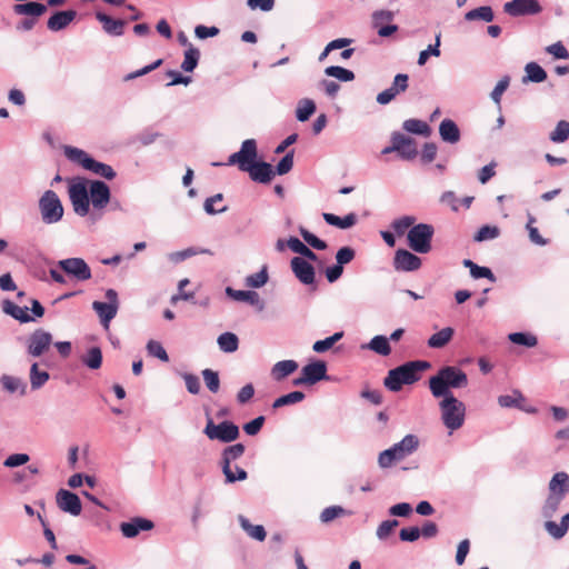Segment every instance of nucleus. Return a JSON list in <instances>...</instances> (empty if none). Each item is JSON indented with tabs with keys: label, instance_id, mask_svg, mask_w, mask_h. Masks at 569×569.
Returning a JSON list of instances; mask_svg holds the SVG:
<instances>
[{
	"label": "nucleus",
	"instance_id": "obj_1",
	"mask_svg": "<svg viewBox=\"0 0 569 569\" xmlns=\"http://www.w3.org/2000/svg\"><path fill=\"white\" fill-rule=\"evenodd\" d=\"M258 150L254 139H247L242 142L238 152L229 156V166L238 164L239 169L248 172L252 181L258 183H270L276 174L273 167L266 161H257Z\"/></svg>",
	"mask_w": 569,
	"mask_h": 569
},
{
	"label": "nucleus",
	"instance_id": "obj_2",
	"mask_svg": "<svg viewBox=\"0 0 569 569\" xmlns=\"http://www.w3.org/2000/svg\"><path fill=\"white\" fill-rule=\"evenodd\" d=\"M468 386L467 373L455 366H445L430 377L429 388L435 398L453 395L450 389H460Z\"/></svg>",
	"mask_w": 569,
	"mask_h": 569
},
{
	"label": "nucleus",
	"instance_id": "obj_3",
	"mask_svg": "<svg viewBox=\"0 0 569 569\" xmlns=\"http://www.w3.org/2000/svg\"><path fill=\"white\" fill-rule=\"evenodd\" d=\"M430 367L428 361L415 360L408 361L389 370L383 380V385L392 392H398L403 385H412L420 379V372Z\"/></svg>",
	"mask_w": 569,
	"mask_h": 569
},
{
	"label": "nucleus",
	"instance_id": "obj_4",
	"mask_svg": "<svg viewBox=\"0 0 569 569\" xmlns=\"http://www.w3.org/2000/svg\"><path fill=\"white\" fill-rule=\"evenodd\" d=\"M63 152L70 161L80 164L83 169L91 171L99 177L108 180H112L116 177V171L111 166L97 161L82 149L66 146L63 148Z\"/></svg>",
	"mask_w": 569,
	"mask_h": 569
},
{
	"label": "nucleus",
	"instance_id": "obj_5",
	"mask_svg": "<svg viewBox=\"0 0 569 569\" xmlns=\"http://www.w3.org/2000/svg\"><path fill=\"white\" fill-rule=\"evenodd\" d=\"M439 402L441 419L443 425L450 430H457L462 427L466 416V406L453 395L441 397Z\"/></svg>",
	"mask_w": 569,
	"mask_h": 569
},
{
	"label": "nucleus",
	"instance_id": "obj_6",
	"mask_svg": "<svg viewBox=\"0 0 569 569\" xmlns=\"http://www.w3.org/2000/svg\"><path fill=\"white\" fill-rule=\"evenodd\" d=\"M435 228L429 223H417L407 232L408 246L417 253H428L431 251Z\"/></svg>",
	"mask_w": 569,
	"mask_h": 569
},
{
	"label": "nucleus",
	"instance_id": "obj_7",
	"mask_svg": "<svg viewBox=\"0 0 569 569\" xmlns=\"http://www.w3.org/2000/svg\"><path fill=\"white\" fill-rule=\"evenodd\" d=\"M207 425L203 429V433L210 440H219L220 442L229 443L239 438V427L229 420H224L219 425L213 422L209 411H206Z\"/></svg>",
	"mask_w": 569,
	"mask_h": 569
},
{
	"label": "nucleus",
	"instance_id": "obj_8",
	"mask_svg": "<svg viewBox=\"0 0 569 569\" xmlns=\"http://www.w3.org/2000/svg\"><path fill=\"white\" fill-rule=\"evenodd\" d=\"M41 219L47 224L59 222L63 217V206L53 190H47L39 199Z\"/></svg>",
	"mask_w": 569,
	"mask_h": 569
},
{
	"label": "nucleus",
	"instance_id": "obj_9",
	"mask_svg": "<svg viewBox=\"0 0 569 569\" xmlns=\"http://www.w3.org/2000/svg\"><path fill=\"white\" fill-rule=\"evenodd\" d=\"M88 182L86 179H78L69 186V198L73 211L80 217H86L90 211Z\"/></svg>",
	"mask_w": 569,
	"mask_h": 569
},
{
	"label": "nucleus",
	"instance_id": "obj_10",
	"mask_svg": "<svg viewBox=\"0 0 569 569\" xmlns=\"http://www.w3.org/2000/svg\"><path fill=\"white\" fill-rule=\"evenodd\" d=\"M104 296L108 302L93 301L92 309L99 316L101 325L108 329L110 321L117 316L119 299L114 289H107Z\"/></svg>",
	"mask_w": 569,
	"mask_h": 569
},
{
	"label": "nucleus",
	"instance_id": "obj_11",
	"mask_svg": "<svg viewBox=\"0 0 569 569\" xmlns=\"http://www.w3.org/2000/svg\"><path fill=\"white\" fill-rule=\"evenodd\" d=\"M57 267L77 281H87L92 277L90 267L82 258L59 260Z\"/></svg>",
	"mask_w": 569,
	"mask_h": 569
},
{
	"label": "nucleus",
	"instance_id": "obj_12",
	"mask_svg": "<svg viewBox=\"0 0 569 569\" xmlns=\"http://www.w3.org/2000/svg\"><path fill=\"white\" fill-rule=\"evenodd\" d=\"M52 343V335L42 328L36 329L26 341L27 352L33 358L41 357L49 350Z\"/></svg>",
	"mask_w": 569,
	"mask_h": 569
},
{
	"label": "nucleus",
	"instance_id": "obj_13",
	"mask_svg": "<svg viewBox=\"0 0 569 569\" xmlns=\"http://www.w3.org/2000/svg\"><path fill=\"white\" fill-rule=\"evenodd\" d=\"M503 10L511 17H522L538 14L542 8L538 0H511L505 3Z\"/></svg>",
	"mask_w": 569,
	"mask_h": 569
},
{
	"label": "nucleus",
	"instance_id": "obj_14",
	"mask_svg": "<svg viewBox=\"0 0 569 569\" xmlns=\"http://www.w3.org/2000/svg\"><path fill=\"white\" fill-rule=\"evenodd\" d=\"M89 184V199L94 209H103L110 201V188L101 180H92Z\"/></svg>",
	"mask_w": 569,
	"mask_h": 569
},
{
	"label": "nucleus",
	"instance_id": "obj_15",
	"mask_svg": "<svg viewBox=\"0 0 569 569\" xmlns=\"http://www.w3.org/2000/svg\"><path fill=\"white\" fill-rule=\"evenodd\" d=\"M422 260L407 249H398L393 257V268L397 271L411 272L418 270Z\"/></svg>",
	"mask_w": 569,
	"mask_h": 569
},
{
	"label": "nucleus",
	"instance_id": "obj_16",
	"mask_svg": "<svg viewBox=\"0 0 569 569\" xmlns=\"http://www.w3.org/2000/svg\"><path fill=\"white\" fill-rule=\"evenodd\" d=\"M296 278L306 286L315 284L316 271L313 266L301 257H293L290 261Z\"/></svg>",
	"mask_w": 569,
	"mask_h": 569
},
{
	"label": "nucleus",
	"instance_id": "obj_17",
	"mask_svg": "<svg viewBox=\"0 0 569 569\" xmlns=\"http://www.w3.org/2000/svg\"><path fill=\"white\" fill-rule=\"evenodd\" d=\"M56 502L60 510L72 516H79L82 510L80 498L67 489H60L56 496Z\"/></svg>",
	"mask_w": 569,
	"mask_h": 569
},
{
	"label": "nucleus",
	"instance_id": "obj_18",
	"mask_svg": "<svg viewBox=\"0 0 569 569\" xmlns=\"http://www.w3.org/2000/svg\"><path fill=\"white\" fill-rule=\"evenodd\" d=\"M391 140H393L396 146L399 147L397 153L401 159L413 160L417 157V143L411 137L406 136L402 132L395 131L391 134Z\"/></svg>",
	"mask_w": 569,
	"mask_h": 569
},
{
	"label": "nucleus",
	"instance_id": "obj_19",
	"mask_svg": "<svg viewBox=\"0 0 569 569\" xmlns=\"http://www.w3.org/2000/svg\"><path fill=\"white\" fill-rule=\"evenodd\" d=\"M153 528V521L142 517H133L129 521L120 523L122 536L129 539L137 537L141 531H149Z\"/></svg>",
	"mask_w": 569,
	"mask_h": 569
},
{
	"label": "nucleus",
	"instance_id": "obj_20",
	"mask_svg": "<svg viewBox=\"0 0 569 569\" xmlns=\"http://www.w3.org/2000/svg\"><path fill=\"white\" fill-rule=\"evenodd\" d=\"M226 295L236 301L248 302L256 307L258 311H262L266 307V303L260 298L259 293L253 290H236L231 287H227Z\"/></svg>",
	"mask_w": 569,
	"mask_h": 569
},
{
	"label": "nucleus",
	"instance_id": "obj_21",
	"mask_svg": "<svg viewBox=\"0 0 569 569\" xmlns=\"http://www.w3.org/2000/svg\"><path fill=\"white\" fill-rule=\"evenodd\" d=\"M301 375L306 376L309 385H316L321 380H329L327 375V363L323 360H315L301 369Z\"/></svg>",
	"mask_w": 569,
	"mask_h": 569
},
{
	"label": "nucleus",
	"instance_id": "obj_22",
	"mask_svg": "<svg viewBox=\"0 0 569 569\" xmlns=\"http://www.w3.org/2000/svg\"><path fill=\"white\" fill-rule=\"evenodd\" d=\"M439 136L443 142L456 144L461 139V132L458 124L449 119H443L439 124Z\"/></svg>",
	"mask_w": 569,
	"mask_h": 569
},
{
	"label": "nucleus",
	"instance_id": "obj_23",
	"mask_svg": "<svg viewBox=\"0 0 569 569\" xmlns=\"http://www.w3.org/2000/svg\"><path fill=\"white\" fill-rule=\"evenodd\" d=\"M77 17L76 10L56 11L48 20L47 27L51 31L67 28Z\"/></svg>",
	"mask_w": 569,
	"mask_h": 569
},
{
	"label": "nucleus",
	"instance_id": "obj_24",
	"mask_svg": "<svg viewBox=\"0 0 569 569\" xmlns=\"http://www.w3.org/2000/svg\"><path fill=\"white\" fill-rule=\"evenodd\" d=\"M96 18L99 22L102 23V28L106 33H108L110 36H117V37L123 34V28L126 24L124 20L113 19L110 16H108L101 11L96 12Z\"/></svg>",
	"mask_w": 569,
	"mask_h": 569
},
{
	"label": "nucleus",
	"instance_id": "obj_25",
	"mask_svg": "<svg viewBox=\"0 0 569 569\" xmlns=\"http://www.w3.org/2000/svg\"><path fill=\"white\" fill-rule=\"evenodd\" d=\"M1 308L6 315H9L21 323H28L34 320V318L28 313V307H19L9 299L2 301Z\"/></svg>",
	"mask_w": 569,
	"mask_h": 569
},
{
	"label": "nucleus",
	"instance_id": "obj_26",
	"mask_svg": "<svg viewBox=\"0 0 569 569\" xmlns=\"http://www.w3.org/2000/svg\"><path fill=\"white\" fill-rule=\"evenodd\" d=\"M419 447V439L415 435L405 436L401 441L395 443L392 449L396 450L398 459L403 460L412 455Z\"/></svg>",
	"mask_w": 569,
	"mask_h": 569
},
{
	"label": "nucleus",
	"instance_id": "obj_27",
	"mask_svg": "<svg viewBox=\"0 0 569 569\" xmlns=\"http://www.w3.org/2000/svg\"><path fill=\"white\" fill-rule=\"evenodd\" d=\"M47 11V6L40 2H26L13 6V12L21 16H30L37 20Z\"/></svg>",
	"mask_w": 569,
	"mask_h": 569
},
{
	"label": "nucleus",
	"instance_id": "obj_28",
	"mask_svg": "<svg viewBox=\"0 0 569 569\" xmlns=\"http://www.w3.org/2000/svg\"><path fill=\"white\" fill-rule=\"evenodd\" d=\"M322 218L328 224L337 227L339 229H349L353 227L358 220L357 214L353 212L348 213L343 218L338 217L333 213L323 212Z\"/></svg>",
	"mask_w": 569,
	"mask_h": 569
},
{
	"label": "nucleus",
	"instance_id": "obj_29",
	"mask_svg": "<svg viewBox=\"0 0 569 569\" xmlns=\"http://www.w3.org/2000/svg\"><path fill=\"white\" fill-rule=\"evenodd\" d=\"M526 76L522 79L523 83L533 82L540 83L547 79L546 70L537 62H529L525 67Z\"/></svg>",
	"mask_w": 569,
	"mask_h": 569
},
{
	"label": "nucleus",
	"instance_id": "obj_30",
	"mask_svg": "<svg viewBox=\"0 0 569 569\" xmlns=\"http://www.w3.org/2000/svg\"><path fill=\"white\" fill-rule=\"evenodd\" d=\"M298 369V363L295 360L278 361L271 369V375L274 380L280 381L295 372Z\"/></svg>",
	"mask_w": 569,
	"mask_h": 569
},
{
	"label": "nucleus",
	"instance_id": "obj_31",
	"mask_svg": "<svg viewBox=\"0 0 569 569\" xmlns=\"http://www.w3.org/2000/svg\"><path fill=\"white\" fill-rule=\"evenodd\" d=\"M455 330L451 327L442 328L428 339V347L432 349L443 348L452 339Z\"/></svg>",
	"mask_w": 569,
	"mask_h": 569
},
{
	"label": "nucleus",
	"instance_id": "obj_32",
	"mask_svg": "<svg viewBox=\"0 0 569 569\" xmlns=\"http://www.w3.org/2000/svg\"><path fill=\"white\" fill-rule=\"evenodd\" d=\"M238 521L241 528L247 532L249 537L256 539L258 541H263L267 537V532L263 526L261 525H251L248 518L242 515H239Z\"/></svg>",
	"mask_w": 569,
	"mask_h": 569
},
{
	"label": "nucleus",
	"instance_id": "obj_33",
	"mask_svg": "<svg viewBox=\"0 0 569 569\" xmlns=\"http://www.w3.org/2000/svg\"><path fill=\"white\" fill-rule=\"evenodd\" d=\"M29 378L31 389L39 390L48 382L50 375L48 371L40 370L38 362H33L30 367Z\"/></svg>",
	"mask_w": 569,
	"mask_h": 569
},
{
	"label": "nucleus",
	"instance_id": "obj_34",
	"mask_svg": "<svg viewBox=\"0 0 569 569\" xmlns=\"http://www.w3.org/2000/svg\"><path fill=\"white\" fill-rule=\"evenodd\" d=\"M549 490L565 497L569 492V476L563 471L555 473L549 482Z\"/></svg>",
	"mask_w": 569,
	"mask_h": 569
},
{
	"label": "nucleus",
	"instance_id": "obj_35",
	"mask_svg": "<svg viewBox=\"0 0 569 569\" xmlns=\"http://www.w3.org/2000/svg\"><path fill=\"white\" fill-rule=\"evenodd\" d=\"M217 343L221 351L232 353L239 348V339L233 332H223L218 339Z\"/></svg>",
	"mask_w": 569,
	"mask_h": 569
},
{
	"label": "nucleus",
	"instance_id": "obj_36",
	"mask_svg": "<svg viewBox=\"0 0 569 569\" xmlns=\"http://www.w3.org/2000/svg\"><path fill=\"white\" fill-rule=\"evenodd\" d=\"M287 246L296 253H299L301 258L309 259L311 261H316L318 259L317 254L307 247L302 241H300L296 237H290L287 240Z\"/></svg>",
	"mask_w": 569,
	"mask_h": 569
},
{
	"label": "nucleus",
	"instance_id": "obj_37",
	"mask_svg": "<svg viewBox=\"0 0 569 569\" xmlns=\"http://www.w3.org/2000/svg\"><path fill=\"white\" fill-rule=\"evenodd\" d=\"M316 103L313 100L305 98L301 99L298 102L297 109H296V118L305 122L309 120V118L316 112Z\"/></svg>",
	"mask_w": 569,
	"mask_h": 569
},
{
	"label": "nucleus",
	"instance_id": "obj_38",
	"mask_svg": "<svg viewBox=\"0 0 569 569\" xmlns=\"http://www.w3.org/2000/svg\"><path fill=\"white\" fill-rule=\"evenodd\" d=\"M495 18L493 10L489 6L478 7L468 11L465 14V19L467 21L482 20L486 22H491Z\"/></svg>",
	"mask_w": 569,
	"mask_h": 569
},
{
	"label": "nucleus",
	"instance_id": "obj_39",
	"mask_svg": "<svg viewBox=\"0 0 569 569\" xmlns=\"http://www.w3.org/2000/svg\"><path fill=\"white\" fill-rule=\"evenodd\" d=\"M402 128L415 134L428 137L431 132L429 124L419 119H408L403 122Z\"/></svg>",
	"mask_w": 569,
	"mask_h": 569
},
{
	"label": "nucleus",
	"instance_id": "obj_40",
	"mask_svg": "<svg viewBox=\"0 0 569 569\" xmlns=\"http://www.w3.org/2000/svg\"><path fill=\"white\" fill-rule=\"evenodd\" d=\"M2 387L13 393L20 391V395H24L27 390V385L22 381V379L9 375H3L0 379Z\"/></svg>",
	"mask_w": 569,
	"mask_h": 569
},
{
	"label": "nucleus",
	"instance_id": "obj_41",
	"mask_svg": "<svg viewBox=\"0 0 569 569\" xmlns=\"http://www.w3.org/2000/svg\"><path fill=\"white\" fill-rule=\"evenodd\" d=\"M81 360L89 369L97 370L102 365V351L99 347H91Z\"/></svg>",
	"mask_w": 569,
	"mask_h": 569
},
{
	"label": "nucleus",
	"instance_id": "obj_42",
	"mask_svg": "<svg viewBox=\"0 0 569 569\" xmlns=\"http://www.w3.org/2000/svg\"><path fill=\"white\" fill-rule=\"evenodd\" d=\"M523 401L525 397L519 390H513L512 395H501L498 397V403L502 408L522 409L521 402Z\"/></svg>",
	"mask_w": 569,
	"mask_h": 569
},
{
	"label": "nucleus",
	"instance_id": "obj_43",
	"mask_svg": "<svg viewBox=\"0 0 569 569\" xmlns=\"http://www.w3.org/2000/svg\"><path fill=\"white\" fill-rule=\"evenodd\" d=\"M416 220L417 218L415 216H402L392 221L391 228L398 237H401L416 224Z\"/></svg>",
	"mask_w": 569,
	"mask_h": 569
},
{
	"label": "nucleus",
	"instance_id": "obj_44",
	"mask_svg": "<svg viewBox=\"0 0 569 569\" xmlns=\"http://www.w3.org/2000/svg\"><path fill=\"white\" fill-rule=\"evenodd\" d=\"M440 44H441V32L436 34L433 44H429L427 49L422 50L419 53L418 61H417L418 64L425 66L430 56L439 57L441 54Z\"/></svg>",
	"mask_w": 569,
	"mask_h": 569
},
{
	"label": "nucleus",
	"instance_id": "obj_45",
	"mask_svg": "<svg viewBox=\"0 0 569 569\" xmlns=\"http://www.w3.org/2000/svg\"><path fill=\"white\" fill-rule=\"evenodd\" d=\"M351 512L341 506H330L325 508L320 513V521L322 523H329L336 518L350 516Z\"/></svg>",
	"mask_w": 569,
	"mask_h": 569
},
{
	"label": "nucleus",
	"instance_id": "obj_46",
	"mask_svg": "<svg viewBox=\"0 0 569 569\" xmlns=\"http://www.w3.org/2000/svg\"><path fill=\"white\" fill-rule=\"evenodd\" d=\"M199 58L200 51L197 48L190 46L184 51V59L183 62L181 63V69L186 72H192L198 66Z\"/></svg>",
	"mask_w": 569,
	"mask_h": 569
},
{
	"label": "nucleus",
	"instance_id": "obj_47",
	"mask_svg": "<svg viewBox=\"0 0 569 569\" xmlns=\"http://www.w3.org/2000/svg\"><path fill=\"white\" fill-rule=\"evenodd\" d=\"M569 138V121L560 120L550 132L549 139L553 143H562Z\"/></svg>",
	"mask_w": 569,
	"mask_h": 569
},
{
	"label": "nucleus",
	"instance_id": "obj_48",
	"mask_svg": "<svg viewBox=\"0 0 569 569\" xmlns=\"http://www.w3.org/2000/svg\"><path fill=\"white\" fill-rule=\"evenodd\" d=\"M246 447L242 443L229 446L222 451V466L228 468L231 461L237 460L244 453Z\"/></svg>",
	"mask_w": 569,
	"mask_h": 569
},
{
	"label": "nucleus",
	"instance_id": "obj_49",
	"mask_svg": "<svg viewBox=\"0 0 569 569\" xmlns=\"http://www.w3.org/2000/svg\"><path fill=\"white\" fill-rule=\"evenodd\" d=\"M368 348L376 353L380 356H389L391 352V347L389 345L388 339L385 336H375L369 345Z\"/></svg>",
	"mask_w": 569,
	"mask_h": 569
},
{
	"label": "nucleus",
	"instance_id": "obj_50",
	"mask_svg": "<svg viewBox=\"0 0 569 569\" xmlns=\"http://www.w3.org/2000/svg\"><path fill=\"white\" fill-rule=\"evenodd\" d=\"M508 338L512 343L528 348H533L538 343L537 337L529 332H512Z\"/></svg>",
	"mask_w": 569,
	"mask_h": 569
},
{
	"label": "nucleus",
	"instance_id": "obj_51",
	"mask_svg": "<svg viewBox=\"0 0 569 569\" xmlns=\"http://www.w3.org/2000/svg\"><path fill=\"white\" fill-rule=\"evenodd\" d=\"M325 73L329 77H333L342 82H349L355 79L353 71L346 69L340 66H330L325 69Z\"/></svg>",
	"mask_w": 569,
	"mask_h": 569
},
{
	"label": "nucleus",
	"instance_id": "obj_52",
	"mask_svg": "<svg viewBox=\"0 0 569 569\" xmlns=\"http://www.w3.org/2000/svg\"><path fill=\"white\" fill-rule=\"evenodd\" d=\"M268 280H269L268 267L264 264V266H262V268L259 272L249 274L246 278V286L250 287V288H261L268 282Z\"/></svg>",
	"mask_w": 569,
	"mask_h": 569
},
{
	"label": "nucleus",
	"instance_id": "obj_53",
	"mask_svg": "<svg viewBox=\"0 0 569 569\" xmlns=\"http://www.w3.org/2000/svg\"><path fill=\"white\" fill-rule=\"evenodd\" d=\"M343 337V331H339L333 333L330 337H327L326 339L318 340L313 343L312 350L317 353H323L331 349L336 342H338Z\"/></svg>",
	"mask_w": 569,
	"mask_h": 569
},
{
	"label": "nucleus",
	"instance_id": "obj_54",
	"mask_svg": "<svg viewBox=\"0 0 569 569\" xmlns=\"http://www.w3.org/2000/svg\"><path fill=\"white\" fill-rule=\"evenodd\" d=\"M305 393L302 391H292L287 395H283L279 398H277L273 403L272 408L278 409L284 406L293 405L297 402H300L305 399Z\"/></svg>",
	"mask_w": 569,
	"mask_h": 569
},
{
	"label": "nucleus",
	"instance_id": "obj_55",
	"mask_svg": "<svg viewBox=\"0 0 569 569\" xmlns=\"http://www.w3.org/2000/svg\"><path fill=\"white\" fill-rule=\"evenodd\" d=\"M565 497L562 495H558L550 491V495L548 496L543 508L542 513L546 518H551L556 513V511L559 508L560 502L562 501Z\"/></svg>",
	"mask_w": 569,
	"mask_h": 569
},
{
	"label": "nucleus",
	"instance_id": "obj_56",
	"mask_svg": "<svg viewBox=\"0 0 569 569\" xmlns=\"http://www.w3.org/2000/svg\"><path fill=\"white\" fill-rule=\"evenodd\" d=\"M201 373L208 390L212 393L218 392L220 388L219 373L212 369H203Z\"/></svg>",
	"mask_w": 569,
	"mask_h": 569
},
{
	"label": "nucleus",
	"instance_id": "obj_57",
	"mask_svg": "<svg viewBox=\"0 0 569 569\" xmlns=\"http://www.w3.org/2000/svg\"><path fill=\"white\" fill-rule=\"evenodd\" d=\"M198 253H202V254H211V251L209 249H196V248H187L182 251H177V252H172L170 253L169 258L172 262H181L183 260H186L187 258H190L192 256H196Z\"/></svg>",
	"mask_w": 569,
	"mask_h": 569
},
{
	"label": "nucleus",
	"instance_id": "obj_58",
	"mask_svg": "<svg viewBox=\"0 0 569 569\" xmlns=\"http://www.w3.org/2000/svg\"><path fill=\"white\" fill-rule=\"evenodd\" d=\"M299 233L303 238V240L313 249L316 250H326L327 249V242L319 239L317 236H315L312 232L307 230L303 227H299Z\"/></svg>",
	"mask_w": 569,
	"mask_h": 569
},
{
	"label": "nucleus",
	"instance_id": "obj_59",
	"mask_svg": "<svg viewBox=\"0 0 569 569\" xmlns=\"http://www.w3.org/2000/svg\"><path fill=\"white\" fill-rule=\"evenodd\" d=\"M499 236V228L496 226H482L477 233L473 236V240L482 242L486 240L495 239Z\"/></svg>",
	"mask_w": 569,
	"mask_h": 569
},
{
	"label": "nucleus",
	"instance_id": "obj_60",
	"mask_svg": "<svg viewBox=\"0 0 569 569\" xmlns=\"http://www.w3.org/2000/svg\"><path fill=\"white\" fill-rule=\"evenodd\" d=\"M236 473L231 469V465H228V468L226 466H222L223 475L226 476L227 482H234V481H242L246 480L248 477V473L244 469H242L239 466H234Z\"/></svg>",
	"mask_w": 569,
	"mask_h": 569
},
{
	"label": "nucleus",
	"instance_id": "obj_61",
	"mask_svg": "<svg viewBox=\"0 0 569 569\" xmlns=\"http://www.w3.org/2000/svg\"><path fill=\"white\" fill-rule=\"evenodd\" d=\"M397 461H401V460L398 459L396 450H393L392 447H390L389 449H386L379 453L378 465L382 469L390 468Z\"/></svg>",
	"mask_w": 569,
	"mask_h": 569
},
{
	"label": "nucleus",
	"instance_id": "obj_62",
	"mask_svg": "<svg viewBox=\"0 0 569 569\" xmlns=\"http://www.w3.org/2000/svg\"><path fill=\"white\" fill-rule=\"evenodd\" d=\"M295 150L288 151L276 166L274 172L279 176L287 174L293 167Z\"/></svg>",
	"mask_w": 569,
	"mask_h": 569
},
{
	"label": "nucleus",
	"instance_id": "obj_63",
	"mask_svg": "<svg viewBox=\"0 0 569 569\" xmlns=\"http://www.w3.org/2000/svg\"><path fill=\"white\" fill-rule=\"evenodd\" d=\"M147 351L150 356L158 358L161 361H164V362L169 361L168 353L159 341L150 340L147 343Z\"/></svg>",
	"mask_w": 569,
	"mask_h": 569
},
{
	"label": "nucleus",
	"instance_id": "obj_64",
	"mask_svg": "<svg viewBox=\"0 0 569 569\" xmlns=\"http://www.w3.org/2000/svg\"><path fill=\"white\" fill-rule=\"evenodd\" d=\"M398 526H399V521L396 519L382 521L378 526L377 531H376L378 539L386 540L390 536L392 530Z\"/></svg>",
	"mask_w": 569,
	"mask_h": 569
}]
</instances>
